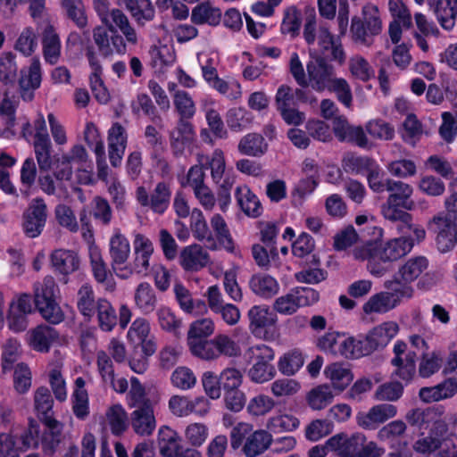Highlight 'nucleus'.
Segmentation results:
<instances>
[{
	"label": "nucleus",
	"mask_w": 457,
	"mask_h": 457,
	"mask_svg": "<svg viewBox=\"0 0 457 457\" xmlns=\"http://www.w3.org/2000/svg\"><path fill=\"white\" fill-rule=\"evenodd\" d=\"M94 8L106 28L97 26L93 29V40L101 56L123 55L127 45L136 46L138 36L127 15L120 9H109L107 0H95Z\"/></svg>",
	"instance_id": "nucleus-1"
},
{
	"label": "nucleus",
	"mask_w": 457,
	"mask_h": 457,
	"mask_svg": "<svg viewBox=\"0 0 457 457\" xmlns=\"http://www.w3.org/2000/svg\"><path fill=\"white\" fill-rule=\"evenodd\" d=\"M303 38L308 46H312L317 41L322 56L328 55L330 61L343 65L346 60V54L340 39L336 38L330 32L326 23L317 26L315 14H310L305 18L303 32Z\"/></svg>",
	"instance_id": "nucleus-2"
},
{
	"label": "nucleus",
	"mask_w": 457,
	"mask_h": 457,
	"mask_svg": "<svg viewBox=\"0 0 457 457\" xmlns=\"http://www.w3.org/2000/svg\"><path fill=\"white\" fill-rule=\"evenodd\" d=\"M230 446L241 449L245 457H257L265 453L272 443V435L265 429L253 430L252 424L239 422L230 431Z\"/></svg>",
	"instance_id": "nucleus-3"
},
{
	"label": "nucleus",
	"mask_w": 457,
	"mask_h": 457,
	"mask_svg": "<svg viewBox=\"0 0 457 457\" xmlns=\"http://www.w3.org/2000/svg\"><path fill=\"white\" fill-rule=\"evenodd\" d=\"M414 246L411 237H401L388 240L377 246L370 255L368 270L377 278L383 277L389 270V264L407 255Z\"/></svg>",
	"instance_id": "nucleus-4"
},
{
	"label": "nucleus",
	"mask_w": 457,
	"mask_h": 457,
	"mask_svg": "<svg viewBox=\"0 0 457 457\" xmlns=\"http://www.w3.org/2000/svg\"><path fill=\"white\" fill-rule=\"evenodd\" d=\"M327 447L338 457H380L384 453L376 442H367L362 433H354L351 436L337 434L327 440Z\"/></svg>",
	"instance_id": "nucleus-5"
},
{
	"label": "nucleus",
	"mask_w": 457,
	"mask_h": 457,
	"mask_svg": "<svg viewBox=\"0 0 457 457\" xmlns=\"http://www.w3.org/2000/svg\"><path fill=\"white\" fill-rule=\"evenodd\" d=\"M198 162L204 169L211 170V177L214 184L220 187L219 206L222 212H226L230 202V190L234 185V179L226 174V162L221 149H215L211 155H198Z\"/></svg>",
	"instance_id": "nucleus-6"
},
{
	"label": "nucleus",
	"mask_w": 457,
	"mask_h": 457,
	"mask_svg": "<svg viewBox=\"0 0 457 457\" xmlns=\"http://www.w3.org/2000/svg\"><path fill=\"white\" fill-rule=\"evenodd\" d=\"M382 31V21L377 5L366 4L361 9V16H353L350 32L356 44L370 46L375 37Z\"/></svg>",
	"instance_id": "nucleus-7"
},
{
	"label": "nucleus",
	"mask_w": 457,
	"mask_h": 457,
	"mask_svg": "<svg viewBox=\"0 0 457 457\" xmlns=\"http://www.w3.org/2000/svg\"><path fill=\"white\" fill-rule=\"evenodd\" d=\"M58 287L52 276H46L41 282L34 285L35 304L47 322L56 325L63 321L64 313L56 302Z\"/></svg>",
	"instance_id": "nucleus-8"
},
{
	"label": "nucleus",
	"mask_w": 457,
	"mask_h": 457,
	"mask_svg": "<svg viewBox=\"0 0 457 457\" xmlns=\"http://www.w3.org/2000/svg\"><path fill=\"white\" fill-rule=\"evenodd\" d=\"M386 291L371 295L363 304L362 310L366 314L386 313L398 306L403 298H409L406 288L397 287L395 281L387 279L383 284Z\"/></svg>",
	"instance_id": "nucleus-9"
},
{
	"label": "nucleus",
	"mask_w": 457,
	"mask_h": 457,
	"mask_svg": "<svg viewBox=\"0 0 457 457\" xmlns=\"http://www.w3.org/2000/svg\"><path fill=\"white\" fill-rule=\"evenodd\" d=\"M319 299L320 294L315 289L309 287H295L287 294L278 297L273 303V309L280 314L291 315L299 308L314 304Z\"/></svg>",
	"instance_id": "nucleus-10"
},
{
	"label": "nucleus",
	"mask_w": 457,
	"mask_h": 457,
	"mask_svg": "<svg viewBox=\"0 0 457 457\" xmlns=\"http://www.w3.org/2000/svg\"><path fill=\"white\" fill-rule=\"evenodd\" d=\"M171 194L170 184L160 181L150 194L145 187H138L136 190V199L142 207L150 209L155 214L162 215L170 204Z\"/></svg>",
	"instance_id": "nucleus-11"
},
{
	"label": "nucleus",
	"mask_w": 457,
	"mask_h": 457,
	"mask_svg": "<svg viewBox=\"0 0 457 457\" xmlns=\"http://www.w3.org/2000/svg\"><path fill=\"white\" fill-rule=\"evenodd\" d=\"M47 206L42 197L31 200L22 213L21 228L29 238H36L43 232L47 220Z\"/></svg>",
	"instance_id": "nucleus-12"
},
{
	"label": "nucleus",
	"mask_w": 457,
	"mask_h": 457,
	"mask_svg": "<svg viewBox=\"0 0 457 457\" xmlns=\"http://www.w3.org/2000/svg\"><path fill=\"white\" fill-rule=\"evenodd\" d=\"M306 70L308 85L317 92L325 91L337 77L335 67L321 54L312 56Z\"/></svg>",
	"instance_id": "nucleus-13"
},
{
	"label": "nucleus",
	"mask_w": 457,
	"mask_h": 457,
	"mask_svg": "<svg viewBox=\"0 0 457 457\" xmlns=\"http://www.w3.org/2000/svg\"><path fill=\"white\" fill-rule=\"evenodd\" d=\"M428 267V261L426 257H411L399 266L391 280L395 281L398 287L406 288L409 291L408 297H411L414 293L411 283L415 281Z\"/></svg>",
	"instance_id": "nucleus-14"
},
{
	"label": "nucleus",
	"mask_w": 457,
	"mask_h": 457,
	"mask_svg": "<svg viewBox=\"0 0 457 457\" xmlns=\"http://www.w3.org/2000/svg\"><path fill=\"white\" fill-rule=\"evenodd\" d=\"M206 297L210 310L214 314L220 315L227 325L235 326L239 322L241 317L239 309L233 303H225L218 286L209 287Z\"/></svg>",
	"instance_id": "nucleus-15"
},
{
	"label": "nucleus",
	"mask_w": 457,
	"mask_h": 457,
	"mask_svg": "<svg viewBox=\"0 0 457 457\" xmlns=\"http://www.w3.org/2000/svg\"><path fill=\"white\" fill-rule=\"evenodd\" d=\"M397 408L390 403H379L371 407L368 412H359L356 422L359 427L367 430H375L380 424L395 417Z\"/></svg>",
	"instance_id": "nucleus-16"
},
{
	"label": "nucleus",
	"mask_w": 457,
	"mask_h": 457,
	"mask_svg": "<svg viewBox=\"0 0 457 457\" xmlns=\"http://www.w3.org/2000/svg\"><path fill=\"white\" fill-rule=\"evenodd\" d=\"M247 316L249 319V329L257 337H264L263 333L277 323V315L268 305L252 306Z\"/></svg>",
	"instance_id": "nucleus-17"
},
{
	"label": "nucleus",
	"mask_w": 457,
	"mask_h": 457,
	"mask_svg": "<svg viewBox=\"0 0 457 457\" xmlns=\"http://www.w3.org/2000/svg\"><path fill=\"white\" fill-rule=\"evenodd\" d=\"M42 54L46 63L54 65L62 56V42L54 26L46 22L41 31Z\"/></svg>",
	"instance_id": "nucleus-18"
},
{
	"label": "nucleus",
	"mask_w": 457,
	"mask_h": 457,
	"mask_svg": "<svg viewBox=\"0 0 457 457\" xmlns=\"http://www.w3.org/2000/svg\"><path fill=\"white\" fill-rule=\"evenodd\" d=\"M111 265L114 271L121 270L130 255V244L120 228H115L109 240Z\"/></svg>",
	"instance_id": "nucleus-19"
},
{
	"label": "nucleus",
	"mask_w": 457,
	"mask_h": 457,
	"mask_svg": "<svg viewBox=\"0 0 457 457\" xmlns=\"http://www.w3.org/2000/svg\"><path fill=\"white\" fill-rule=\"evenodd\" d=\"M86 57L92 70L89 80L93 96L100 104H107L110 100V94L101 78L103 68L100 61L96 54L91 49L87 50Z\"/></svg>",
	"instance_id": "nucleus-20"
},
{
	"label": "nucleus",
	"mask_w": 457,
	"mask_h": 457,
	"mask_svg": "<svg viewBox=\"0 0 457 457\" xmlns=\"http://www.w3.org/2000/svg\"><path fill=\"white\" fill-rule=\"evenodd\" d=\"M129 425L136 435L140 436H151L157 425L154 405L133 410L129 415Z\"/></svg>",
	"instance_id": "nucleus-21"
},
{
	"label": "nucleus",
	"mask_w": 457,
	"mask_h": 457,
	"mask_svg": "<svg viewBox=\"0 0 457 457\" xmlns=\"http://www.w3.org/2000/svg\"><path fill=\"white\" fill-rule=\"evenodd\" d=\"M127 146V133L118 122L114 123L108 133L109 160L113 167L120 164Z\"/></svg>",
	"instance_id": "nucleus-22"
},
{
	"label": "nucleus",
	"mask_w": 457,
	"mask_h": 457,
	"mask_svg": "<svg viewBox=\"0 0 457 457\" xmlns=\"http://www.w3.org/2000/svg\"><path fill=\"white\" fill-rule=\"evenodd\" d=\"M134 269L137 273L146 274L150 263V257L154 253V245L152 241L146 236L141 233L134 234Z\"/></svg>",
	"instance_id": "nucleus-23"
},
{
	"label": "nucleus",
	"mask_w": 457,
	"mask_h": 457,
	"mask_svg": "<svg viewBox=\"0 0 457 457\" xmlns=\"http://www.w3.org/2000/svg\"><path fill=\"white\" fill-rule=\"evenodd\" d=\"M53 269L62 275H70L79 270L80 260L78 253L69 249H56L50 254Z\"/></svg>",
	"instance_id": "nucleus-24"
},
{
	"label": "nucleus",
	"mask_w": 457,
	"mask_h": 457,
	"mask_svg": "<svg viewBox=\"0 0 457 457\" xmlns=\"http://www.w3.org/2000/svg\"><path fill=\"white\" fill-rule=\"evenodd\" d=\"M190 228L194 237L204 242L211 250L218 248L217 242L212 230L209 228L205 217L199 208H194L191 211Z\"/></svg>",
	"instance_id": "nucleus-25"
},
{
	"label": "nucleus",
	"mask_w": 457,
	"mask_h": 457,
	"mask_svg": "<svg viewBox=\"0 0 457 457\" xmlns=\"http://www.w3.org/2000/svg\"><path fill=\"white\" fill-rule=\"evenodd\" d=\"M376 350L368 334L360 339L350 337L339 343L341 355L349 359H358L369 355Z\"/></svg>",
	"instance_id": "nucleus-26"
},
{
	"label": "nucleus",
	"mask_w": 457,
	"mask_h": 457,
	"mask_svg": "<svg viewBox=\"0 0 457 457\" xmlns=\"http://www.w3.org/2000/svg\"><path fill=\"white\" fill-rule=\"evenodd\" d=\"M209 262V253L197 244L186 246L180 253V265L187 271H197Z\"/></svg>",
	"instance_id": "nucleus-27"
},
{
	"label": "nucleus",
	"mask_w": 457,
	"mask_h": 457,
	"mask_svg": "<svg viewBox=\"0 0 457 457\" xmlns=\"http://www.w3.org/2000/svg\"><path fill=\"white\" fill-rule=\"evenodd\" d=\"M42 72L41 63L38 58H33L28 71H21V76L19 80L20 87L22 90L21 96L25 100H31L33 91L41 85Z\"/></svg>",
	"instance_id": "nucleus-28"
},
{
	"label": "nucleus",
	"mask_w": 457,
	"mask_h": 457,
	"mask_svg": "<svg viewBox=\"0 0 457 457\" xmlns=\"http://www.w3.org/2000/svg\"><path fill=\"white\" fill-rule=\"evenodd\" d=\"M248 286L257 296L270 299L279 291V284L275 278L266 273H256L251 276Z\"/></svg>",
	"instance_id": "nucleus-29"
},
{
	"label": "nucleus",
	"mask_w": 457,
	"mask_h": 457,
	"mask_svg": "<svg viewBox=\"0 0 457 457\" xmlns=\"http://www.w3.org/2000/svg\"><path fill=\"white\" fill-rule=\"evenodd\" d=\"M433 12L443 29L453 30L457 20V0H436Z\"/></svg>",
	"instance_id": "nucleus-30"
},
{
	"label": "nucleus",
	"mask_w": 457,
	"mask_h": 457,
	"mask_svg": "<svg viewBox=\"0 0 457 457\" xmlns=\"http://www.w3.org/2000/svg\"><path fill=\"white\" fill-rule=\"evenodd\" d=\"M235 196L241 210L249 217L257 218L262 213V204L246 185L238 186Z\"/></svg>",
	"instance_id": "nucleus-31"
},
{
	"label": "nucleus",
	"mask_w": 457,
	"mask_h": 457,
	"mask_svg": "<svg viewBox=\"0 0 457 457\" xmlns=\"http://www.w3.org/2000/svg\"><path fill=\"white\" fill-rule=\"evenodd\" d=\"M58 338L59 333L55 328L42 324L30 331L29 344L34 350L46 353Z\"/></svg>",
	"instance_id": "nucleus-32"
},
{
	"label": "nucleus",
	"mask_w": 457,
	"mask_h": 457,
	"mask_svg": "<svg viewBox=\"0 0 457 457\" xmlns=\"http://www.w3.org/2000/svg\"><path fill=\"white\" fill-rule=\"evenodd\" d=\"M389 195L387 201L400 204L404 209H411L412 202L410 198L413 193V187L402 180L387 178V188Z\"/></svg>",
	"instance_id": "nucleus-33"
},
{
	"label": "nucleus",
	"mask_w": 457,
	"mask_h": 457,
	"mask_svg": "<svg viewBox=\"0 0 457 457\" xmlns=\"http://www.w3.org/2000/svg\"><path fill=\"white\" fill-rule=\"evenodd\" d=\"M173 290L180 309L186 313L199 315L207 312L204 301L194 300L189 290L182 284H175Z\"/></svg>",
	"instance_id": "nucleus-34"
},
{
	"label": "nucleus",
	"mask_w": 457,
	"mask_h": 457,
	"mask_svg": "<svg viewBox=\"0 0 457 457\" xmlns=\"http://www.w3.org/2000/svg\"><path fill=\"white\" fill-rule=\"evenodd\" d=\"M53 406L54 399L49 389L46 386L37 388L34 393V408L42 422H53L55 420Z\"/></svg>",
	"instance_id": "nucleus-35"
},
{
	"label": "nucleus",
	"mask_w": 457,
	"mask_h": 457,
	"mask_svg": "<svg viewBox=\"0 0 457 457\" xmlns=\"http://www.w3.org/2000/svg\"><path fill=\"white\" fill-rule=\"evenodd\" d=\"M86 382L79 377L74 382V390L71 395L72 411L79 420H85L89 414L88 394L85 388Z\"/></svg>",
	"instance_id": "nucleus-36"
},
{
	"label": "nucleus",
	"mask_w": 457,
	"mask_h": 457,
	"mask_svg": "<svg viewBox=\"0 0 457 457\" xmlns=\"http://www.w3.org/2000/svg\"><path fill=\"white\" fill-rule=\"evenodd\" d=\"M98 307V299H96L95 291L89 284L82 285L77 293V308L79 313L90 320L96 315Z\"/></svg>",
	"instance_id": "nucleus-37"
},
{
	"label": "nucleus",
	"mask_w": 457,
	"mask_h": 457,
	"mask_svg": "<svg viewBox=\"0 0 457 457\" xmlns=\"http://www.w3.org/2000/svg\"><path fill=\"white\" fill-rule=\"evenodd\" d=\"M221 19V12L214 7L210 2H203L192 10L191 21L196 25L208 24L216 26Z\"/></svg>",
	"instance_id": "nucleus-38"
},
{
	"label": "nucleus",
	"mask_w": 457,
	"mask_h": 457,
	"mask_svg": "<svg viewBox=\"0 0 457 457\" xmlns=\"http://www.w3.org/2000/svg\"><path fill=\"white\" fill-rule=\"evenodd\" d=\"M43 423L46 425V428L41 438L42 450L46 455H53L57 451L62 442V426L56 420H53V422Z\"/></svg>",
	"instance_id": "nucleus-39"
},
{
	"label": "nucleus",
	"mask_w": 457,
	"mask_h": 457,
	"mask_svg": "<svg viewBox=\"0 0 457 457\" xmlns=\"http://www.w3.org/2000/svg\"><path fill=\"white\" fill-rule=\"evenodd\" d=\"M324 375L331 381L333 386L339 391L346 388L353 378L351 370L340 362H334L326 366Z\"/></svg>",
	"instance_id": "nucleus-40"
},
{
	"label": "nucleus",
	"mask_w": 457,
	"mask_h": 457,
	"mask_svg": "<svg viewBox=\"0 0 457 457\" xmlns=\"http://www.w3.org/2000/svg\"><path fill=\"white\" fill-rule=\"evenodd\" d=\"M127 9L140 27L154 20L155 11L150 0H125Z\"/></svg>",
	"instance_id": "nucleus-41"
},
{
	"label": "nucleus",
	"mask_w": 457,
	"mask_h": 457,
	"mask_svg": "<svg viewBox=\"0 0 457 457\" xmlns=\"http://www.w3.org/2000/svg\"><path fill=\"white\" fill-rule=\"evenodd\" d=\"M191 118L179 117L176 128L170 132V145L173 148L182 151L186 144L194 138V126Z\"/></svg>",
	"instance_id": "nucleus-42"
},
{
	"label": "nucleus",
	"mask_w": 457,
	"mask_h": 457,
	"mask_svg": "<svg viewBox=\"0 0 457 457\" xmlns=\"http://www.w3.org/2000/svg\"><path fill=\"white\" fill-rule=\"evenodd\" d=\"M135 304L145 314L154 311L157 297L152 286L147 282L140 283L135 291Z\"/></svg>",
	"instance_id": "nucleus-43"
},
{
	"label": "nucleus",
	"mask_w": 457,
	"mask_h": 457,
	"mask_svg": "<svg viewBox=\"0 0 457 457\" xmlns=\"http://www.w3.org/2000/svg\"><path fill=\"white\" fill-rule=\"evenodd\" d=\"M399 331L398 324L395 321L384 322L373 329H371L368 336L373 343L375 348H383L397 335Z\"/></svg>",
	"instance_id": "nucleus-44"
},
{
	"label": "nucleus",
	"mask_w": 457,
	"mask_h": 457,
	"mask_svg": "<svg viewBox=\"0 0 457 457\" xmlns=\"http://www.w3.org/2000/svg\"><path fill=\"white\" fill-rule=\"evenodd\" d=\"M237 149L242 154L259 157L266 153L268 145L260 134L249 133L240 139Z\"/></svg>",
	"instance_id": "nucleus-45"
},
{
	"label": "nucleus",
	"mask_w": 457,
	"mask_h": 457,
	"mask_svg": "<svg viewBox=\"0 0 457 457\" xmlns=\"http://www.w3.org/2000/svg\"><path fill=\"white\" fill-rule=\"evenodd\" d=\"M210 223L215 233L214 237H216V242H219L228 253H234V241L224 218L219 213L213 214L210 220Z\"/></svg>",
	"instance_id": "nucleus-46"
},
{
	"label": "nucleus",
	"mask_w": 457,
	"mask_h": 457,
	"mask_svg": "<svg viewBox=\"0 0 457 457\" xmlns=\"http://www.w3.org/2000/svg\"><path fill=\"white\" fill-rule=\"evenodd\" d=\"M106 420L112 433L115 436L123 434L129 425L127 411L120 404H114L107 410Z\"/></svg>",
	"instance_id": "nucleus-47"
},
{
	"label": "nucleus",
	"mask_w": 457,
	"mask_h": 457,
	"mask_svg": "<svg viewBox=\"0 0 457 457\" xmlns=\"http://www.w3.org/2000/svg\"><path fill=\"white\" fill-rule=\"evenodd\" d=\"M13 48L25 57L31 56L37 48V36L32 27H25L18 35Z\"/></svg>",
	"instance_id": "nucleus-48"
},
{
	"label": "nucleus",
	"mask_w": 457,
	"mask_h": 457,
	"mask_svg": "<svg viewBox=\"0 0 457 457\" xmlns=\"http://www.w3.org/2000/svg\"><path fill=\"white\" fill-rule=\"evenodd\" d=\"M99 328L105 332L112 331L117 324V314L109 301L98 298V307L96 310Z\"/></svg>",
	"instance_id": "nucleus-49"
},
{
	"label": "nucleus",
	"mask_w": 457,
	"mask_h": 457,
	"mask_svg": "<svg viewBox=\"0 0 457 457\" xmlns=\"http://www.w3.org/2000/svg\"><path fill=\"white\" fill-rule=\"evenodd\" d=\"M130 389L127 395V403L131 409L145 408L153 406L154 403L147 397L144 386L137 378H130Z\"/></svg>",
	"instance_id": "nucleus-50"
},
{
	"label": "nucleus",
	"mask_w": 457,
	"mask_h": 457,
	"mask_svg": "<svg viewBox=\"0 0 457 457\" xmlns=\"http://www.w3.org/2000/svg\"><path fill=\"white\" fill-rule=\"evenodd\" d=\"M302 15L295 6H289L284 11L283 20L280 25V32L289 35L292 38L300 34Z\"/></svg>",
	"instance_id": "nucleus-51"
},
{
	"label": "nucleus",
	"mask_w": 457,
	"mask_h": 457,
	"mask_svg": "<svg viewBox=\"0 0 457 457\" xmlns=\"http://www.w3.org/2000/svg\"><path fill=\"white\" fill-rule=\"evenodd\" d=\"M16 54L11 51L0 54V81L5 85H12L16 81L18 66Z\"/></svg>",
	"instance_id": "nucleus-52"
},
{
	"label": "nucleus",
	"mask_w": 457,
	"mask_h": 457,
	"mask_svg": "<svg viewBox=\"0 0 457 457\" xmlns=\"http://www.w3.org/2000/svg\"><path fill=\"white\" fill-rule=\"evenodd\" d=\"M178 433L168 426H162L158 431V446L162 457H168L179 446Z\"/></svg>",
	"instance_id": "nucleus-53"
},
{
	"label": "nucleus",
	"mask_w": 457,
	"mask_h": 457,
	"mask_svg": "<svg viewBox=\"0 0 457 457\" xmlns=\"http://www.w3.org/2000/svg\"><path fill=\"white\" fill-rule=\"evenodd\" d=\"M333 399V392L328 385H320L312 388L307 395V403L315 411L326 408Z\"/></svg>",
	"instance_id": "nucleus-54"
},
{
	"label": "nucleus",
	"mask_w": 457,
	"mask_h": 457,
	"mask_svg": "<svg viewBox=\"0 0 457 457\" xmlns=\"http://www.w3.org/2000/svg\"><path fill=\"white\" fill-rule=\"evenodd\" d=\"M304 357L301 351L291 350L281 356L278 362V370L287 376L295 374L303 365Z\"/></svg>",
	"instance_id": "nucleus-55"
},
{
	"label": "nucleus",
	"mask_w": 457,
	"mask_h": 457,
	"mask_svg": "<svg viewBox=\"0 0 457 457\" xmlns=\"http://www.w3.org/2000/svg\"><path fill=\"white\" fill-rule=\"evenodd\" d=\"M34 152L40 171H49L52 167V143L50 138L34 139Z\"/></svg>",
	"instance_id": "nucleus-56"
},
{
	"label": "nucleus",
	"mask_w": 457,
	"mask_h": 457,
	"mask_svg": "<svg viewBox=\"0 0 457 457\" xmlns=\"http://www.w3.org/2000/svg\"><path fill=\"white\" fill-rule=\"evenodd\" d=\"M216 359L220 356L237 357L240 355L241 349L236 341L225 334H219L213 337Z\"/></svg>",
	"instance_id": "nucleus-57"
},
{
	"label": "nucleus",
	"mask_w": 457,
	"mask_h": 457,
	"mask_svg": "<svg viewBox=\"0 0 457 457\" xmlns=\"http://www.w3.org/2000/svg\"><path fill=\"white\" fill-rule=\"evenodd\" d=\"M62 6L71 19L79 29L87 25V17L82 0H62Z\"/></svg>",
	"instance_id": "nucleus-58"
},
{
	"label": "nucleus",
	"mask_w": 457,
	"mask_h": 457,
	"mask_svg": "<svg viewBox=\"0 0 457 457\" xmlns=\"http://www.w3.org/2000/svg\"><path fill=\"white\" fill-rule=\"evenodd\" d=\"M174 107L179 117L193 118L196 112L195 102L189 93L177 90L173 95Z\"/></svg>",
	"instance_id": "nucleus-59"
},
{
	"label": "nucleus",
	"mask_w": 457,
	"mask_h": 457,
	"mask_svg": "<svg viewBox=\"0 0 457 457\" xmlns=\"http://www.w3.org/2000/svg\"><path fill=\"white\" fill-rule=\"evenodd\" d=\"M443 363L439 352L424 353L419 364V374L421 378H429L436 373Z\"/></svg>",
	"instance_id": "nucleus-60"
},
{
	"label": "nucleus",
	"mask_w": 457,
	"mask_h": 457,
	"mask_svg": "<svg viewBox=\"0 0 457 457\" xmlns=\"http://www.w3.org/2000/svg\"><path fill=\"white\" fill-rule=\"evenodd\" d=\"M91 214L103 226L110 225L112 210L109 202L102 196H95L91 203Z\"/></svg>",
	"instance_id": "nucleus-61"
},
{
	"label": "nucleus",
	"mask_w": 457,
	"mask_h": 457,
	"mask_svg": "<svg viewBox=\"0 0 457 457\" xmlns=\"http://www.w3.org/2000/svg\"><path fill=\"white\" fill-rule=\"evenodd\" d=\"M366 131L374 139L391 140L395 137V129L382 119H374L365 125Z\"/></svg>",
	"instance_id": "nucleus-62"
},
{
	"label": "nucleus",
	"mask_w": 457,
	"mask_h": 457,
	"mask_svg": "<svg viewBox=\"0 0 457 457\" xmlns=\"http://www.w3.org/2000/svg\"><path fill=\"white\" fill-rule=\"evenodd\" d=\"M349 71L353 77L361 81H368L374 76V71L369 62L359 54L350 58Z\"/></svg>",
	"instance_id": "nucleus-63"
},
{
	"label": "nucleus",
	"mask_w": 457,
	"mask_h": 457,
	"mask_svg": "<svg viewBox=\"0 0 457 457\" xmlns=\"http://www.w3.org/2000/svg\"><path fill=\"white\" fill-rule=\"evenodd\" d=\"M170 381L173 386L180 390H189L196 384V377L187 367H178L170 376Z\"/></svg>",
	"instance_id": "nucleus-64"
}]
</instances>
